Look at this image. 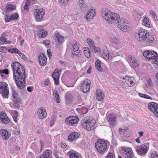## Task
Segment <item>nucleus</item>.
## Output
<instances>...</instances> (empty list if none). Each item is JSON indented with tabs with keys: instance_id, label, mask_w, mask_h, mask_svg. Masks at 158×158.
<instances>
[{
	"instance_id": "obj_1",
	"label": "nucleus",
	"mask_w": 158,
	"mask_h": 158,
	"mask_svg": "<svg viewBox=\"0 0 158 158\" xmlns=\"http://www.w3.org/2000/svg\"><path fill=\"white\" fill-rule=\"evenodd\" d=\"M11 67L15 83L19 88L22 89L25 85V69L23 66L18 62L12 63Z\"/></svg>"
},
{
	"instance_id": "obj_2",
	"label": "nucleus",
	"mask_w": 158,
	"mask_h": 158,
	"mask_svg": "<svg viewBox=\"0 0 158 158\" xmlns=\"http://www.w3.org/2000/svg\"><path fill=\"white\" fill-rule=\"evenodd\" d=\"M102 17L109 24H112L116 23L117 19L119 18V15L116 13H113L110 10H102Z\"/></svg>"
},
{
	"instance_id": "obj_3",
	"label": "nucleus",
	"mask_w": 158,
	"mask_h": 158,
	"mask_svg": "<svg viewBox=\"0 0 158 158\" xmlns=\"http://www.w3.org/2000/svg\"><path fill=\"white\" fill-rule=\"evenodd\" d=\"M136 37L137 39L140 41H145L152 43L154 40L153 36L149 35V33H147V30L143 29L139 30Z\"/></svg>"
},
{
	"instance_id": "obj_4",
	"label": "nucleus",
	"mask_w": 158,
	"mask_h": 158,
	"mask_svg": "<svg viewBox=\"0 0 158 158\" xmlns=\"http://www.w3.org/2000/svg\"><path fill=\"white\" fill-rule=\"evenodd\" d=\"M95 123V120L93 118H86L82 120L81 125L87 130L90 131L94 129Z\"/></svg>"
},
{
	"instance_id": "obj_5",
	"label": "nucleus",
	"mask_w": 158,
	"mask_h": 158,
	"mask_svg": "<svg viewBox=\"0 0 158 158\" xmlns=\"http://www.w3.org/2000/svg\"><path fill=\"white\" fill-rule=\"evenodd\" d=\"M95 147L98 152L100 154L103 153L106 150L107 143L105 141L99 139L95 143Z\"/></svg>"
},
{
	"instance_id": "obj_6",
	"label": "nucleus",
	"mask_w": 158,
	"mask_h": 158,
	"mask_svg": "<svg viewBox=\"0 0 158 158\" xmlns=\"http://www.w3.org/2000/svg\"><path fill=\"white\" fill-rule=\"evenodd\" d=\"M143 54L144 57L148 59H155V61L153 63L155 64H157L158 58H157V54L156 52L151 50H147L144 51Z\"/></svg>"
},
{
	"instance_id": "obj_7",
	"label": "nucleus",
	"mask_w": 158,
	"mask_h": 158,
	"mask_svg": "<svg viewBox=\"0 0 158 158\" xmlns=\"http://www.w3.org/2000/svg\"><path fill=\"white\" fill-rule=\"evenodd\" d=\"M0 93L4 98H7L9 94V90L7 88V84L2 82H0Z\"/></svg>"
},
{
	"instance_id": "obj_8",
	"label": "nucleus",
	"mask_w": 158,
	"mask_h": 158,
	"mask_svg": "<svg viewBox=\"0 0 158 158\" xmlns=\"http://www.w3.org/2000/svg\"><path fill=\"white\" fill-rule=\"evenodd\" d=\"M120 151L126 158H132L133 156V153L130 148L123 147L120 149Z\"/></svg>"
},
{
	"instance_id": "obj_9",
	"label": "nucleus",
	"mask_w": 158,
	"mask_h": 158,
	"mask_svg": "<svg viewBox=\"0 0 158 158\" xmlns=\"http://www.w3.org/2000/svg\"><path fill=\"white\" fill-rule=\"evenodd\" d=\"M33 12L36 21L38 22L41 21L43 19L45 13V10L43 9H34Z\"/></svg>"
},
{
	"instance_id": "obj_10",
	"label": "nucleus",
	"mask_w": 158,
	"mask_h": 158,
	"mask_svg": "<svg viewBox=\"0 0 158 158\" xmlns=\"http://www.w3.org/2000/svg\"><path fill=\"white\" fill-rule=\"evenodd\" d=\"M79 43L76 40H73L71 43V45L73 50L72 53L76 56H79L82 53V51L79 50Z\"/></svg>"
},
{
	"instance_id": "obj_11",
	"label": "nucleus",
	"mask_w": 158,
	"mask_h": 158,
	"mask_svg": "<svg viewBox=\"0 0 158 158\" xmlns=\"http://www.w3.org/2000/svg\"><path fill=\"white\" fill-rule=\"evenodd\" d=\"M148 148L145 145H142L135 147V150L139 155L145 154L148 151Z\"/></svg>"
},
{
	"instance_id": "obj_12",
	"label": "nucleus",
	"mask_w": 158,
	"mask_h": 158,
	"mask_svg": "<svg viewBox=\"0 0 158 158\" xmlns=\"http://www.w3.org/2000/svg\"><path fill=\"white\" fill-rule=\"evenodd\" d=\"M77 116H71L67 118L65 121L67 124L69 125L73 126L76 124L79 119Z\"/></svg>"
},
{
	"instance_id": "obj_13",
	"label": "nucleus",
	"mask_w": 158,
	"mask_h": 158,
	"mask_svg": "<svg viewBox=\"0 0 158 158\" xmlns=\"http://www.w3.org/2000/svg\"><path fill=\"white\" fill-rule=\"evenodd\" d=\"M82 91L85 93L87 92L90 89V83L88 80L85 79L81 85Z\"/></svg>"
},
{
	"instance_id": "obj_14",
	"label": "nucleus",
	"mask_w": 158,
	"mask_h": 158,
	"mask_svg": "<svg viewBox=\"0 0 158 158\" xmlns=\"http://www.w3.org/2000/svg\"><path fill=\"white\" fill-rule=\"evenodd\" d=\"M37 114L39 118L41 119L46 118L47 115L46 110L43 107H41L38 109L37 111Z\"/></svg>"
},
{
	"instance_id": "obj_15",
	"label": "nucleus",
	"mask_w": 158,
	"mask_h": 158,
	"mask_svg": "<svg viewBox=\"0 0 158 158\" xmlns=\"http://www.w3.org/2000/svg\"><path fill=\"white\" fill-rule=\"evenodd\" d=\"M54 38L56 41V44L58 46L60 45L64 40L63 36L60 35L59 33L58 32L55 34Z\"/></svg>"
},
{
	"instance_id": "obj_16",
	"label": "nucleus",
	"mask_w": 158,
	"mask_h": 158,
	"mask_svg": "<svg viewBox=\"0 0 158 158\" xmlns=\"http://www.w3.org/2000/svg\"><path fill=\"white\" fill-rule=\"evenodd\" d=\"M39 64L41 66H44L47 63V58L43 54H42L38 56Z\"/></svg>"
},
{
	"instance_id": "obj_17",
	"label": "nucleus",
	"mask_w": 158,
	"mask_h": 158,
	"mask_svg": "<svg viewBox=\"0 0 158 158\" xmlns=\"http://www.w3.org/2000/svg\"><path fill=\"white\" fill-rule=\"evenodd\" d=\"M144 13V11L143 10L139 11L137 10L134 11L132 14L133 18L135 20H139L141 18V16Z\"/></svg>"
},
{
	"instance_id": "obj_18",
	"label": "nucleus",
	"mask_w": 158,
	"mask_h": 158,
	"mask_svg": "<svg viewBox=\"0 0 158 158\" xmlns=\"http://www.w3.org/2000/svg\"><path fill=\"white\" fill-rule=\"evenodd\" d=\"M16 9V6L12 4L8 5L6 8L5 11L6 13L12 15V11Z\"/></svg>"
},
{
	"instance_id": "obj_19",
	"label": "nucleus",
	"mask_w": 158,
	"mask_h": 158,
	"mask_svg": "<svg viewBox=\"0 0 158 158\" xmlns=\"http://www.w3.org/2000/svg\"><path fill=\"white\" fill-rule=\"evenodd\" d=\"M96 99L99 101L103 100L105 96L103 91L100 89L96 91Z\"/></svg>"
},
{
	"instance_id": "obj_20",
	"label": "nucleus",
	"mask_w": 158,
	"mask_h": 158,
	"mask_svg": "<svg viewBox=\"0 0 158 158\" xmlns=\"http://www.w3.org/2000/svg\"><path fill=\"white\" fill-rule=\"evenodd\" d=\"M80 135V134L77 132H72L68 136V139L70 141H72L77 139Z\"/></svg>"
},
{
	"instance_id": "obj_21",
	"label": "nucleus",
	"mask_w": 158,
	"mask_h": 158,
	"mask_svg": "<svg viewBox=\"0 0 158 158\" xmlns=\"http://www.w3.org/2000/svg\"><path fill=\"white\" fill-rule=\"evenodd\" d=\"M95 14V11L93 9L89 10L86 15V17L87 20L89 21L90 19H93Z\"/></svg>"
},
{
	"instance_id": "obj_22",
	"label": "nucleus",
	"mask_w": 158,
	"mask_h": 158,
	"mask_svg": "<svg viewBox=\"0 0 158 158\" xmlns=\"http://www.w3.org/2000/svg\"><path fill=\"white\" fill-rule=\"evenodd\" d=\"M1 136L3 139L7 140L9 138V135L7 130L1 129L0 130Z\"/></svg>"
},
{
	"instance_id": "obj_23",
	"label": "nucleus",
	"mask_w": 158,
	"mask_h": 158,
	"mask_svg": "<svg viewBox=\"0 0 158 158\" xmlns=\"http://www.w3.org/2000/svg\"><path fill=\"white\" fill-rule=\"evenodd\" d=\"M52 152L49 150H46L40 157V158H52Z\"/></svg>"
},
{
	"instance_id": "obj_24",
	"label": "nucleus",
	"mask_w": 158,
	"mask_h": 158,
	"mask_svg": "<svg viewBox=\"0 0 158 158\" xmlns=\"http://www.w3.org/2000/svg\"><path fill=\"white\" fill-rule=\"evenodd\" d=\"M116 117L115 115L113 114H110L109 115V122L110 124L112 126L115 125L116 123Z\"/></svg>"
},
{
	"instance_id": "obj_25",
	"label": "nucleus",
	"mask_w": 158,
	"mask_h": 158,
	"mask_svg": "<svg viewBox=\"0 0 158 158\" xmlns=\"http://www.w3.org/2000/svg\"><path fill=\"white\" fill-rule=\"evenodd\" d=\"M128 60L131 63V66H133L135 68L137 67L138 65L137 63L135 61V59L131 56H128Z\"/></svg>"
},
{
	"instance_id": "obj_26",
	"label": "nucleus",
	"mask_w": 158,
	"mask_h": 158,
	"mask_svg": "<svg viewBox=\"0 0 158 158\" xmlns=\"http://www.w3.org/2000/svg\"><path fill=\"white\" fill-rule=\"evenodd\" d=\"M158 106V104L153 102H150L148 106V108L152 112L157 108Z\"/></svg>"
},
{
	"instance_id": "obj_27",
	"label": "nucleus",
	"mask_w": 158,
	"mask_h": 158,
	"mask_svg": "<svg viewBox=\"0 0 158 158\" xmlns=\"http://www.w3.org/2000/svg\"><path fill=\"white\" fill-rule=\"evenodd\" d=\"M102 55L103 58L105 60L111 59L112 58V57L111 56L110 54L109 51L103 52Z\"/></svg>"
},
{
	"instance_id": "obj_28",
	"label": "nucleus",
	"mask_w": 158,
	"mask_h": 158,
	"mask_svg": "<svg viewBox=\"0 0 158 158\" xmlns=\"http://www.w3.org/2000/svg\"><path fill=\"white\" fill-rule=\"evenodd\" d=\"M38 35L41 38H44L46 36L47 34V32L44 29L40 30L38 32Z\"/></svg>"
},
{
	"instance_id": "obj_29",
	"label": "nucleus",
	"mask_w": 158,
	"mask_h": 158,
	"mask_svg": "<svg viewBox=\"0 0 158 158\" xmlns=\"http://www.w3.org/2000/svg\"><path fill=\"white\" fill-rule=\"evenodd\" d=\"M78 2L80 6L82 11L84 10L87 8V6L85 3L84 0H80Z\"/></svg>"
},
{
	"instance_id": "obj_30",
	"label": "nucleus",
	"mask_w": 158,
	"mask_h": 158,
	"mask_svg": "<svg viewBox=\"0 0 158 158\" xmlns=\"http://www.w3.org/2000/svg\"><path fill=\"white\" fill-rule=\"evenodd\" d=\"M101 62L99 60H97L95 62V67L97 70L100 72L102 71V69L101 67Z\"/></svg>"
},
{
	"instance_id": "obj_31",
	"label": "nucleus",
	"mask_w": 158,
	"mask_h": 158,
	"mask_svg": "<svg viewBox=\"0 0 158 158\" xmlns=\"http://www.w3.org/2000/svg\"><path fill=\"white\" fill-rule=\"evenodd\" d=\"M119 19H117V21H116L115 23H118V27H121V26L124 24L127 23L126 21L123 19H119Z\"/></svg>"
},
{
	"instance_id": "obj_32",
	"label": "nucleus",
	"mask_w": 158,
	"mask_h": 158,
	"mask_svg": "<svg viewBox=\"0 0 158 158\" xmlns=\"http://www.w3.org/2000/svg\"><path fill=\"white\" fill-rule=\"evenodd\" d=\"M127 130V129L125 127H123V128H120L119 129V133L120 134H122L123 133L124 134V136L125 137H129V136H130V134H128V135H126L125 134V133L127 132V131H126Z\"/></svg>"
},
{
	"instance_id": "obj_33",
	"label": "nucleus",
	"mask_w": 158,
	"mask_h": 158,
	"mask_svg": "<svg viewBox=\"0 0 158 158\" xmlns=\"http://www.w3.org/2000/svg\"><path fill=\"white\" fill-rule=\"evenodd\" d=\"M127 78L128 79H126L125 82L127 84L131 86L133 84L135 80L133 77H127Z\"/></svg>"
},
{
	"instance_id": "obj_34",
	"label": "nucleus",
	"mask_w": 158,
	"mask_h": 158,
	"mask_svg": "<svg viewBox=\"0 0 158 158\" xmlns=\"http://www.w3.org/2000/svg\"><path fill=\"white\" fill-rule=\"evenodd\" d=\"M87 42L91 49L93 47H94V41L91 39L88 38L87 39Z\"/></svg>"
},
{
	"instance_id": "obj_35",
	"label": "nucleus",
	"mask_w": 158,
	"mask_h": 158,
	"mask_svg": "<svg viewBox=\"0 0 158 158\" xmlns=\"http://www.w3.org/2000/svg\"><path fill=\"white\" fill-rule=\"evenodd\" d=\"M84 52L85 56L87 58L90 57L91 52L88 48H85Z\"/></svg>"
},
{
	"instance_id": "obj_36",
	"label": "nucleus",
	"mask_w": 158,
	"mask_h": 158,
	"mask_svg": "<svg viewBox=\"0 0 158 158\" xmlns=\"http://www.w3.org/2000/svg\"><path fill=\"white\" fill-rule=\"evenodd\" d=\"M8 52L11 53H15L18 54V55H19L21 52L20 51L16 48L9 49L8 50Z\"/></svg>"
},
{
	"instance_id": "obj_37",
	"label": "nucleus",
	"mask_w": 158,
	"mask_h": 158,
	"mask_svg": "<svg viewBox=\"0 0 158 158\" xmlns=\"http://www.w3.org/2000/svg\"><path fill=\"white\" fill-rule=\"evenodd\" d=\"M56 70H55L54 72L52 74V76L53 79H59L60 75L58 74V72H56Z\"/></svg>"
},
{
	"instance_id": "obj_38",
	"label": "nucleus",
	"mask_w": 158,
	"mask_h": 158,
	"mask_svg": "<svg viewBox=\"0 0 158 158\" xmlns=\"http://www.w3.org/2000/svg\"><path fill=\"white\" fill-rule=\"evenodd\" d=\"M143 22L144 25L147 27H149L150 26V24H149V21L148 18L147 17H145L143 20Z\"/></svg>"
},
{
	"instance_id": "obj_39",
	"label": "nucleus",
	"mask_w": 158,
	"mask_h": 158,
	"mask_svg": "<svg viewBox=\"0 0 158 158\" xmlns=\"http://www.w3.org/2000/svg\"><path fill=\"white\" fill-rule=\"evenodd\" d=\"M139 96L143 98L149 99H152V98L151 97H150L149 96L146 94L142 93H139Z\"/></svg>"
},
{
	"instance_id": "obj_40",
	"label": "nucleus",
	"mask_w": 158,
	"mask_h": 158,
	"mask_svg": "<svg viewBox=\"0 0 158 158\" xmlns=\"http://www.w3.org/2000/svg\"><path fill=\"white\" fill-rule=\"evenodd\" d=\"M118 28L124 31H127V29L128 28V26L127 25L125 24H124L122 25L121 26V27Z\"/></svg>"
},
{
	"instance_id": "obj_41",
	"label": "nucleus",
	"mask_w": 158,
	"mask_h": 158,
	"mask_svg": "<svg viewBox=\"0 0 158 158\" xmlns=\"http://www.w3.org/2000/svg\"><path fill=\"white\" fill-rule=\"evenodd\" d=\"M29 1H30V0H27V1L24 7V9L26 10V12H27L29 10V7L30 5H29Z\"/></svg>"
},
{
	"instance_id": "obj_42",
	"label": "nucleus",
	"mask_w": 158,
	"mask_h": 158,
	"mask_svg": "<svg viewBox=\"0 0 158 158\" xmlns=\"http://www.w3.org/2000/svg\"><path fill=\"white\" fill-rule=\"evenodd\" d=\"M10 14L6 13V16L5 17L6 21L7 22H9L10 20H12V19L11 15H9Z\"/></svg>"
},
{
	"instance_id": "obj_43",
	"label": "nucleus",
	"mask_w": 158,
	"mask_h": 158,
	"mask_svg": "<svg viewBox=\"0 0 158 158\" xmlns=\"http://www.w3.org/2000/svg\"><path fill=\"white\" fill-rule=\"evenodd\" d=\"M11 16L12 19V20L16 19L19 17V15L18 14L15 13L14 14L11 15Z\"/></svg>"
},
{
	"instance_id": "obj_44",
	"label": "nucleus",
	"mask_w": 158,
	"mask_h": 158,
	"mask_svg": "<svg viewBox=\"0 0 158 158\" xmlns=\"http://www.w3.org/2000/svg\"><path fill=\"white\" fill-rule=\"evenodd\" d=\"M19 116V113L18 112L15 111V112L13 115V118L14 121L16 122L17 121V118Z\"/></svg>"
},
{
	"instance_id": "obj_45",
	"label": "nucleus",
	"mask_w": 158,
	"mask_h": 158,
	"mask_svg": "<svg viewBox=\"0 0 158 158\" xmlns=\"http://www.w3.org/2000/svg\"><path fill=\"white\" fill-rule=\"evenodd\" d=\"M111 41L115 44H118L119 42V40L116 37H114L111 39Z\"/></svg>"
},
{
	"instance_id": "obj_46",
	"label": "nucleus",
	"mask_w": 158,
	"mask_h": 158,
	"mask_svg": "<svg viewBox=\"0 0 158 158\" xmlns=\"http://www.w3.org/2000/svg\"><path fill=\"white\" fill-rule=\"evenodd\" d=\"M1 121L2 122L6 124L10 122L9 119L7 116L6 118H4L3 119H1Z\"/></svg>"
},
{
	"instance_id": "obj_47",
	"label": "nucleus",
	"mask_w": 158,
	"mask_h": 158,
	"mask_svg": "<svg viewBox=\"0 0 158 158\" xmlns=\"http://www.w3.org/2000/svg\"><path fill=\"white\" fill-rule=\"evenodd\" d=\"M12 90H13L12 96L13 98L15 99L18 96L17 93L15 91V89L14 87H13V85L11 86Z\"/></svg>"
},
{
	"instance_id": "obj_48",
	"label": "nucleus",
	"mask_w": 158,
	"mask_h": 158,
	"mask_svg": "<svg viewBox=\"0 0 158 158\" xmlns=\"http://www.w3.org/2000/svg\"><path fill=\"white\" fill-rule=\"evenodd\" d=\"M0 41L7 44H9L11 43L10 41H6V38L3 37L2 36L0 38Z\"/></svg>"
},
{
	"instance_id": "obj_49",
	"label": "nucleus",
	"mask_w": 158,
	"mask_h": 158,
	"mask_svg": "<svg viewBox=\"0 0 158 158\" xmlns=\"http://www.w3.org/2000/svg\"><path fill=\"white\" fill-rule=\"evenodd\" d=\"M91 49L93 50V51L95 52L96 53L98 52H99L101 50L100 48L98 47H96L94 45V47H93Z\"/></svg>"
},
{
	"instance_id": "obj_50",
	"label": "nucleus",
	"mask_w": 158,
	"mask_h": 158,
	"mask_svg": "<svg viewBox=\"0 0 158 158\" xmlns=\"http://www.w3.org/2000/svg\"><path fill=\"white\" fill-rule=\"evenodd\" d=\"M69 0H59V3L62 5H66Z\"/></svg>"
},
{
	"instance_id": "obj_51",
	"label": "nucleus",
	"mask_w": 158,
	"mask_h": 158,
	"mask_svg": "<svg viewBox=\"0 0 158 158\" xmlns=\"http://www.w3.org/2000/svg\"><path fill=\"white\" fill-rule=\"evenodd\" d=\"M69 155L70 158H79V157L75 153H71L69 152Z\"/></svg>"
},
{
	"instance_id": "obj_52",
	"label": "nucleus",
	"mask_w": 158,
	"mask_h": 158,
	"mask_svg": "<svg viewBox=\"0 0 158 158\" xmlns=\"http://www.w3.org/2000/svg\"><path fill=\"white\" fill-rule=\"evenodd\" d=\"M152 112L153 113L154 115L158 118V106L157 108L153 110Z\"/></svg>"
},
{
	"instance_id": "obj_53",
	"label": "nucleus",
	"mask_w": 158,
	"mask_h": 158,
	"mask_svg": "<svg viewBox=\"0 0 158 158\" xmlns=\"http://www.w3.org/2000/svg\"><path fill=\"white\" fill-rule=\"evenodd\" d=\"M19 55L24 60L26 61L27 59V57L25 56L24 54L21 52L19 54Z\"/></svg>"
},
{
	"instance_id": "obj_54",
	"label": "nucleus",
	"mask_w": 158,
	"mask_h": 158,
	"mask_svg": "<svg viewBox=\"0 0 158 158\" xmlns=\"http://www.w3.org/2000/svg\"><path fill=\"white\" fill-rule=\"evenodd\" d=\"M0 73L8 74L9 73L8 69H6L4 70H0Z\"/></svg>"
},
{
	"instance_id": "obj_55",
	"label": "nucleus",
	"mask_w": 158,
	"mask_h": 158,
	"mask_svg": "<svg viewBox=\"0 0 158 158\" xmlns=\"http://www.w3.org/2000/svg\"><path fill=\"white\" fill-rule=\"evenodd\" d=\"M151 157L152 158H158V154L155 151L154 153L151 154Z\"/></svg>"
},
{
	"instance_id": "obj_56",
	"label": "nucleus",
	"mask_w": 158,
	"mask_h": 158,
	"mask_svg": "<svg viewBox=\"0 0 158 158\" xmlns=\"http://www.w3.org/2000/svg\"><path fill=\"white\" fill-rule=\"evenodd\" d=\"M105 158H114V155L112 153H108L107 155L106 156Z\"/></svg>"
},
{
	"instance_id": "obj_57",
	"label": "nucleus",
	"mask_w": 158,
	"mask_h": 158,
	"mask_svg": "<svg viewBox=\"0 0 158 158\" xmlns=\"http://www.w3.org/2000/svg\"><path fill=\"white\" fill-rule=\"evenodd\" d=\"M7 50L6 48L5 47H0V52L2 53L5 52Z\"/></svg>"
},
{
	"instance_id": "obj_58",
	"label": "nucleus",
	"mask_w": 158,
	"mask_h": 158,
	"mask_svg": "<svg viewBox=\"0 0 158 158\" xmlns=\"http://www.w3.org/2000/svg\"><path fill=\"white\" fill-rule=\"evenodd\" d=\"M50 83V81L48 79L46 80L43 82V84L45 87L48 86Z\"/></svg>"
},
{
	"instance_id": "obj_59",
	"label": "nucleus",
	"mask_w": 158,
	"mask_h": 158,
	"mask_svg": "<svg viewBox=\"0 0 158 158\" xmlns=\"http://www.w3.org/2000/svg\"><path fill=\"white\" fill-rule=\"evenodd\" d=\"M150 14L152 16V17L154 19H155L156 17L155 13L153 10H151L150 12Z\"/></svg>"
},
{
	"instance_id": "obj_60",
	"label": "nucleus",
	"mask_w": 158,
	"mask_h": 158,
	"mask_svg": "<svg viewBox=\"0 0 158 158\" xmlns=\"http://www.w3.org/2000/svg\"><path fill=\"white\" fill-rule=\"evenodd\" d=\"M6 114L2 112L0 115V118L1 120L3 119L4 118H5L7 116Z\"/></svg>"
},
{
	"instance_id": "obj_61",
	"label": "nucleus",
	"mask_w": 158,
	"mask_h": 158,
	"mask_svg": "<svg viewBox=\"0 0 158 158\" xmlns=\"http://www.w3.org/2000/svg\"><path fill=\"white\" fill-rule=\"evenodd\" d=\"M13 106L15 108H18L20 107L19 105L16 102H14V103L13 104Z\"/></svg>"
},
{
	"instance_id": "obj_62",
	"label": "nucleus",
	"mask_w": 158,
	"mask_h": 158,
	"mask_svg": "<svg viewBox=\"0 0 158 158\" xmlns=\"http://www.w3.org/2000/svg\"><path fill=\"white\" fill-rule=\"evenodd\" d=\"M53 95L54 96H55V98H58L59 97V96L57 92V91H55L53 93Z\"/></svg>"
},
{
	"instance_id": "obj_63",
	"label": "nucleus",
	"mask_w": 158,
	"mask_h": 158,
	"mask_svg": "<svg viewBox=\"0 0 158 158\" xmlns=\"http://www.w3.org/2000/svg\"><path fill=\"white\" fill-rule=\"evenodd\" d=\"M43 43L44 44H45L46 45L48 46V45H49V44L50 43V41L49 40H45L43 41Z\"/></svg>"
},
{
	"instance_id": "obj_64",
	"label": "nucleus",
	"mask_w": 158,
	"mask_h": 158,
	"mask_svg": "<svg viewBox=\"0 0 158 158\" xmlns=\"http://www.w3.org/2000/svg\"><path fill=\"white\" fill-rule=\"evenodd\" d=\"M27 89L29 92H31L33 90V87L29 86L27 87Z\"/></svg>"
}]
</instances>
